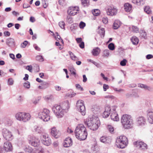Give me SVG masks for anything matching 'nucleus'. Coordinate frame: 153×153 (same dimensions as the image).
Here are the masks:
<instances>
[{
  "label": "nucleus",
  "mask_w": 153,
  "mask_h": 153,
  "mask_svg": "<svg viewBox=\"0 0 153 153\" xmlns=\"http://www.w3.org/2000/svg\"><path fill=\"white\" fill-rule=\"evenodd\" d=\"M85 125L93 131L97 130L100 126V121L98 117L93 116H89L84 121Z\"/></svg>",
  "instance_id": "nucleus-1"
},
{
  "label": "nucleus",
  "mask_w": 153,
  "mask_h": 153,
  "mask_svg": "<svg viewBox=\"0 0 153 153\" xmlns=\"http://www.w3.org/2000/svg\"><path fill=\"white\" fill-rule=\"evenodd\" d=\"M75 133L76 138L80 140H85L88 135L86 129L82 124L78 125L75 130Z\"/></svg>",
  "instance_id": "nucleus-2"
},
{
  "label": "nucleus",
  "mask_w": 153,
  "mask_h": 153,
  "mask_svg": "<svg viewBox=\"0 0 153 153\" xmlns=\"http://www.w3.org/2000/svg\"><path fill=\"white\" fill-rule=\"evenodd\" d=\"M121 121L122 125L125 128H131L133 126V120L129 115L126 114L123 115L121 117Z\"/></svg>",
  "instance_id": "nucleus-3"
},
{
  "label": "nucleus",
  "mask_w": 153,
  "mask_h": 153,
  "mask_svg": "<svg viewBox=\"0 0 153 153\" xmlns=\"http://www.w3.org/2000/svg\"><path fill=\"white\" fill-rule=\"evenodd\" d=\"M116 143L118 148H124L128 144L127 138L124 136L121 135L117 138Z\"/></svg>",
  "instance_id": "nucleus-4"
},
{
  "label": "nucleus",
  "mask_w": 153,
  "mask_h": 153,
  "mask_svg": "<svg viewBox=\"0 0 153 153\" xmlns=\"http://www.w3.org/2000/svg\"><path fill=\"white\" fill-rule=\"evenodd\" d=\"M52 109L56 116L59 118L62 117L66 113L60 105H54L52 107Z\"/></svg>",
  "instance_id": "nucleus-5"
},
{
  "label": "nucleus",
  "mask_w": 153,
  "mask_h": 153,
  "mask_svg": "<svg viewBox=\"0 0 153 153\" xmlns=\"http://www.w3.org/2000/svg\"><path fill=\"white\" fill-rule=\"evenodd\" d=\"M49 111L48 109H44L42 111L39 113L38 117L39 118L44 121H48L50 119V117L49 115Z\"/></svg>",
  "instance_id": "nucleus-6"
},
{
  "label": "nucleus",
  "mask_w": 153,
  "mask_h": 153,
  "mask_svg": "<svg viewBox=\"0 0 153 153\" xmlns=\"http://www.w3.org/2000/svg\"><path fill=\"white\" fill-rule=\"evenodd\" d=\"M15 117L16 120L24 122H27L29 120L28 114L24 112H19L15 114Z\"/></svg>",
  "instance_id": "nucleus-7"
},
{
  "label": "nucleus",
  "mask_w": 153,
  "mask_h": 153,
  "mask_svg": "<svg viewBox=\"0 0 153 153\" xmlns=\"http://www.w3.org/2000/svg\"><path fill=\"white\" fill-rule=\"evenodd\" d=\"M76 107L82 115H85V107L83 101L81 100H79L76 103Z\"/></svg>",
  "instance_id": "nucleus-8"
},
{
  "label": "nucleus",
  "mask_w": 153,
  "mask_h": 153,
  "mask_svg": "<svg viewBox=\"0 0 153 153\" xmlns=\"http://www.w3.org/2000/svg\"><path fill=\"white\" fill-rule=\"evenodd\" d=\"M33 132L37 134H44L45 130L42 126L40 125H35L32 128Z\"/></svg>",
  "instance_id": "nucleus-9"
},
{
  "label": "nucleus",
  "mask_w": 153,
  "mask_h": 153,
  "mask_svg": "<svg viewBox=\"0 0 153 153\" xmlns=\"http://www.w3.org/2000/svg\"><path fill=\"white\" fill-rule=\"evenodd\" d=\"M2 134L4 138L7 141H10L13 139L11 132L6 128L3 129Z\"/></svg>",
  "instance_id": "nucleus-10"
},
{
  "label": "nucleus",
  "mask_w": 153,
  "mask_h": 153,
  "mask_svg": "<svg viewBox=\"0 0 153 153\" xmlns=\"http://www.w3.org/2000/svg\"><path fill=\"white\" fill-rule=\"evenodd\" d=\"M134 146L140 150H145L148 148L147 145L142 141H137L134 143Z\"/></svg>",
  "instance_id": "nucleus-11"
},
{
  "label": "nucleus",
  "mask_w": 153,
  "mask_h": 153,
  "mask_svg": "<svg viewBox=\"0 0 153 153\" xmlns=\"http://www.w3.org/2000/svg\"><path fill=\"white\" fill-rule=\"evenodd\" d=\"M42 141L43 144L47 146L50 145L51 143V140L49 137L48 134L46 133L42 135Z\"/></svg>",
  "instance_id": "nucleus-12"
},
{
  "label": "nucleus",
  "mask_w": 153,
  "mask_h": 153,
  "mask_svg": "<svg viewBox=\"0 0 153 153\" xmlns=\"http://www.w3.org/2000/svg\"><path fill=\"white\" fill-rule=\"evenodd\" d=\"M79 11V8L78 7H70L69 9L68 10V12L70 15L74 16Z\"/></svg>",
  "instance_id": "nucleus-13"
},
{
  "label": "nucleus",
  "mask_w": 153,
  "mask_h": 153,
  "mask_svg": "<svg viewBox=\"0 0 153 153\" xmlns=\"http://www.w3.org/2000/svg\"><path fill=\"white\" fill-rule=\"evenodd\" d=\"M40 140L35 137H31L30 140H29V143L34 147L37 146L39 145Z\"/></svg>",
  "instance_id": "nucleus-14"
},
{
  "label": "nucleus",
  "mask_w": 153,
  "mask_h": 153,
  "mask_svg": "<svg viewBox=\"0 0 153 153\" xmlns=\"http://www.w3.org/2000/svg\"><path fill=\"white\" fill-rule=\"evenodd\" d=\"M115 107H113L112 108V110L111 111L112 113L111 114L110 116L112 120L114 121H119V118L118 117V115L115 111Z\"/></svg>",
  "instance_id": "nucleus-15"
},
{
  "label": "nucleus",
  "mask_w": 153,
  "mask_h": 153,
  "mask_svg": "<svg viewBox=\"0 0 153 153\" xmlns=\"http://www.w3.org/2000/svg\"><path fill=\"white\" fill-rule=\"evenodd\" d=\"M117 13V10L113 7L110 6L107 10V13L108 15L113 16L115 15Z\"/></svg>",
  "instance_id": "nucleus-16"
},
{
  "label": "nucleus",
  "mask_w": 153,
  "mask_h": 153,
  "mask_svg": "<svg viewBox=\"0 0 153 153\" xmlns=\"http://www.w3.org/2000/svg\"><path fill=\"white\" fill-rule=\"evenodd\" d=\"M51 135L56 138H58L60 135V133L55 127L51 128Z\"/></svg>",
  "instance_id": "nucleus-17"
},
{
  "label": "nucleus",
  "mask_w": 153,
  "mask_h": 153,
  "mask_svg": "<svg viewBox=\"0 0 153 153\" xmlns=\"http://www.w3.org/2000/svg\"><path fill=\"white\" fill-rule=\"evenodd\" d=\"M61 106L64 111L67 113L69 110L70 104L68 101H66L63 102Z\"/></svg>",
  "instance_id": "nucleus-18"
},
{
  "label": "nucleus",
  "mask_w": 153,
  "mask_h": 153,
  "mask_svg": "<svg viewBox=\"0 0 153 153\" xmlns=\"http://www.w3.org/2000/svg\"><path fill=\"white\" fill-rule=\"evenodd\" d=\"M30 153H43L44 149L41 146H39L33 149H30Z\"/></svg>",
  "instance_id": "nucleus-19"
},
{
  "label": "nucleus",
  "mask_w": 153,
  "mask_h": 153,
  "mask_svg": "<svg viewBox=\"0 0 153 153\" xmlns=\"http://www.w3.org/2000/svg\"><path fill=\"white\" fill-rule=\"evenodd\" d=\"M63 144L65 147H68L71 146L72 145V139L69 137H67L64 140Z\"/></svg>",
  "instance_id": "nucleus-20"
},
{
  "label": "nucleus",
  "mask_w": 153,
  "mask_h": 153,
  "mask_svg": "<svg viewBox=\"0 0 153 153\" xmlns=\"http://www.w3.org/2000/svg\"><path fill=\"white\" fill-rule=\"evenodd\" d=\"M4 148L6 151H11L12 149V146L11 143L8 142L4 143Z\"/></svg>",
  "instance_id": "nucleus-21"
},
{
  "label": "nucleus",
  "mask_w": 153,
  "mask_h": 153,
  "mask_svg": "<svg viewBox=\"0 0 153 153\" xmlns=\"http://www.w3.org/2000/svg\"><path fill=\"white\" fill-rule=\"evenodd\" d=\"M111 110V108L109 105L106 106L105 108V111L103 113V117L104 118L107 117L110 114Z\"/></svg>",
  "instance_id": "nucleus-22"
},
{
  "label": "nucleus",
  "mask_w": 153,
  "mask_h": 153,
  "mask_svg": "<svg viewBox=\"0 0 153 153\" xmlns=\"http://www.w3.org/2000/svg\"><path fill=\"white\" fill-rule=\"evenodd\" d=\"M147 117L148 122L151 124H153V111H149L147 115Z\"/></svg>",
  "instance_id": "nucleus-23"
},
{
  "label": "nucleus",
  "mask_w": 153,
  "mask_h": 153,
  "mask_svg": "<svg viewBox=\"0 0 153 153\" xmlns=\"http://www.w3.org/2000/svg\"><path fill=\"white\" fill-rule=\"evenodd\" d=\"M124 9L126 12H130L132 10V5L128 3H126L124 5Z\"/></svg>",
  "instance_id": "nucleus-24"
},
{
  "label": "nucleus",
  "mask_w": 153,
  "mask_h": 153,
  "mask_svg": "<svg viewBox=\"0 0 153 153\" xmlns=\"http://www.w3.org/2000/svg\"><path fill=\"white\" fill-rule=\"evenodd\" d=\"M146 123L145 119L143 117H140L137 120V123L139 125H144Z\"/></svg>",
  "instance_id": "nucleus-25"
},
{
  "label": "nucleus",
  "mask_w": 153,
  "mask_h": 153,
  "mask_svg": "<svg viewBox=\"0 0 153 153\" xmlns=\"http://www.w3.org/2000/svg\"><path fill=\"white\" fill-rule=\"evenodd\" d=\"M7 44L9 46H12L15 45L14 39L11 38H8L6 42Z\"/></svg>",
  "instance_id": "nucleus-26"
},
{
  "label": "nucleus",
  "mask_w": 153,
  "mask_h": 153,
  "mask_svg": "<svg viewBox=\"0 0 153 153\" xmlns=\"http://www.w3.org/2000/svg\"><path fill=\"white\" fill-rule=\"evenodd\" d=\"M59 4L63 7L67 6L68 4V0H59L58 1Z\"/></svg>",
  "instance_id": "nucleus-27"
},
{
  "label": "nucleus",
  "mask_w": 153,
  "mask_h": 153,
  "mask_svg": "<svg viewBox=\"0 0 153 153\" xmlns=\"http://www.w3.org/2000/svg\"><path fill=\"white\" fill-rule=\"evenodd\" d=\"M121 24V22L119 20H115L113 24V27L114 29H116L118 28Z\"/></svg>",
  "instance_id": "nucleus-28"
},
{
  "label": "nucleus",
  "mask_w": 153,
  "mask_h": 153,
  "mask_svg": "<svg viewBox=\"0 0 153 153\" xmlns=\"http://www.w3.org/2000/svg\"><path fill=\"white\" fill-rule=\"evenodd\" d=\"M131 40L132 43L134 45H137L139 42L138 38L136 36H133L131 39Z\"/></svg>",
  "instance_id": "nucleus-29"
},
{
  "label": "nucleus",
  "mask_w": 153,
  "mask_h": 153,
  "mask_svg": "<svg viewBox=\"0 0 153 153\" xmlns=\"http://www.w3.org/2000/svg\"><path fill=\"white\" fill-rule=\"evenodd\" d=\"M100 50L98 48H97L93 49L92 51L93 54L95 56L98 55L100 53Z\"/></svg>",
  "instance_id": "nucleus-30"
},
{
  "label": "nucleus",
  "mask_w": 153,
  "mask_h": 153,
  "mask_svg": "<svg viewBox=\"0 0 153 153\" xmlns=\"http://www.w3.org/2000/svg\"><path fill=\"white\" fill-rule=\"evenodd\" d=\"M98 33L102 38H103L105 36V30L104 29L102 28L99 30Z\"/></svg>",
  "instance_id": "nucleus-31"
},
{
  "label": "nucleus",
  "mask_w": 153,
  "mask_h": 153,
  "mask_svg": "<svg viewBox=\"0 0 153 153\" xmlns=\"http://www.w3.org/2000/svg\"><path fill=\"white\" fill-rule=\"evenodd\" d=\"M138 86L139 87H140L142 88H144L145 90H148L149 91L151 90V89L150 87L148 86L145 85L143 84H140L138 85Z\"/></svg>",
  "instance_id": "nucleus-32"
},
{
  "label": "nucleus",
  "mask_w": 153,
  "mask_h": 153,
  "mask_svg": "<svg viewBox=\"0 0 153 153\" xmlns=\"http://www.w3.org/2000/svg\"><path fill=\"white\" fill-rule=\"evenodd\" d=\"M69 54L71 58L74 60L77 61L79 59L78 57H76L72 52L69 51Z\"/></svg>",
  "instance_id": "nucleus-33"
},
{
  "label": "nucleus",
  "mask_w": 153,
  "mask_h": 153,
  "mask_svg": "<svg viewBox=\"0 0 153 153\" xmlns=\"http://www.w3.org/2000/svg\"><path fill=\"white\" fill-rule=\"evenodd\" d=\"M88 0H81V3L84 7L87 6L88 5Z\"/></svg>",
  "instance_id": "nucleus-34"
},
{
  "label": "nucleus",
  "mask_w": 153,
  "mask_h": 153,
  "mask_svg": "<svg viewBox=\"0 0 153 153\" xmlns=\"http://www.w3.org/2000/svg\"><path fill=\"white\" fill-rule=\"evenodd\" d=\"M100 140L101 142L104 143H105L107 142V141L108 140L107 139L106 137L103 136L100 138Z\"/></svg>",
  "instance_id": "nucleus-35"
},
{
  "label": "nucleus",
  "mask_w": 153,
  "mask_h": 153,
  "mask_svg": "<svg viewBox=\"0 0 153 153\" xmlns=\"http://www.w3.org/2000/svg\"><path fill=\"white\" fill-rule=\"evenodd\" d=\"M12 121L11 119L9 118H7L6 119L5 123L7 126H11L12 124Z\"/></svg>",
  "instance_id": "nucleus-36"
},
{
  "label": "nucleus",
  "mask_w": 153,
  "mask_h": 153,
  "mask_svg": "<svg viewBox=\"0 0 153 153\" xmlns=\"http://www.w3.org/2000/svg\"><path fill=\"white\" fill-rule=\"evenodd\" d=\"M93 15L95 16H98L100 13V11L98 9H95L92 11Z\"/></svg>",
  "instance_id": "nucleus-37"
},
{
  "label": "nucleus",
  "mask_w": 153,
  "mask_h": 153,
  "mask_svg": "<svg viewBox=\"0 0 153 153\" xmlns=\"http://www.w3.org/2000/svg\"><path fill=\"white\" fill-rule=\"evenodd\" d=\"M144 11L148 14L151 13V11L149 6H146L144 9Z\"/></svg>",
  "instance_id": "nucleus-38"
},
{
  "label": "nucleus",
  "mask_w": 153,
  "mask_h": 153,
  "mask_svg": "<svg viewBox=\"0 0 153 153\" xmlns=\"http://www.w3.org/2000/svg\"><path fill=\"white\" fill-rule=\"evenodd\" d=\"M59 27L62 29H65V23L63 21H61L59 23Z\"/></svg>",
  "instance_id": "nucleus-39"
},
{
  "label": "nucleus",
  "mask_w": 153,
  "mask_h": 153,
  "mask_svg": "<svg viewBox=\"0 0 153 153\" xmlns=\"http://www.w3.org/2000/svg\"><path fill=\"white\" fill-rule=\"evenodd\" d=\"M108 48L111 50L113 51L114 49V45L113 43H111L108 46Z\"/></svg>",
  "instance_id": "nucleus-40"
},
{
  "label": "nucleus",
  "mask_w": 153,
  "mask_h": 153,
  "mask_svg": "<svg viewBox=\"0 0 153 153\" xmlns=\"http://www.w3.org/2000/svg\"><path fill=\"white\" fill-rule=\"evenodd\" d=\"M107 128L111 133H112L114 131V127L111 125H108Z\"/></svg>",
  "instance_id": "nucleus-41"
},
{
  "label": "nucleus",
  "mask_w": 153,
  "mask_h": 153,
  "mask_svg": "<svg viewBox=\"0 0 153 153\" xmlns=\"http://www.w3.org/2000/svg\"><path fill=\"white\" fill-rule=\"evenodd\" d=\"M33 71L35 72H37L39 71V68L37 65H36L33 68Z\"/></svg>",
  "instance_id": "nucleus-42"
},
{
  "label": "nucleus",
  "mask_w": 153,
  "mask_h": 153,
  "mask_svg": "<svg viewBox=\"0 0 153 153\" xmlns=\"http://www.w3.org/2000/svg\"><path fill=\"white\" fill-rule=\"evenodd\" d=\"M109 51L108 50H105L103 52V56H104L108 57L109 55Z\"/></svg>",
  "instance_id": "nucleus-43"
},
{
  "label": "nucleus",
  "mask_w": 153,
  "mask_h": 153,
  "mask_svg": "<svg viewBox=\"0 0 153 153\" xmlns=\"http://www.w3.org/2000/svg\"><path fill=\"white\" fill-rule=\"evenodd\" d=\"M132 31L134 33H137L139 32V29L136 26H133L132 27Z\"/></svg>",
  "instance_id": "nucleus-44"
},
{
  "label": "nucleus",
  "mask_w": 153,
  "mask_h": 153,
  "mask_svg": "<svg viewBox=\"0 0 153 153\" xmlns=\"http://www.w3.org/2000/svg\"><path fill=\"white\" fill-rule=\"evenodd\" d=\"M85 26L86 24L85 23L82 21L80 22L79 24V27L81 29H83Z\"/></svg>",
  "instance_id": "nucleus-45"
},
{
  "label": "nucleus",
  "mask_w": 153,
  "mask_h": 153,
  "mask_svg": "<svg viewBox=\"0 0 153 153\" xmlns=\"http://www.w3.org/2000/svg\"><path fill=\"white\" fill-rule=\"evenodd\" d=\"M146 33L144 31H142L141 32H140V36L144 38H146Z\"/></svg>",
  "instance_id": "nucleus-46"
},
{
  "label": "nucleus",
  "mask_w": 153,
  "mask_h": 153,
  "mask_svg": "<svg viewBox=\"0 0 153 153\" xmlns=\"http://www.w3.org/2000/svg\"><path fill=\"white\" fill-rule=\"evenodd\" d=\"M7 82L8 85H12L13 84L14 81L12 78H10L8 79Z\"/></svg>",
  "instance_id": "nucleus-47"
},
{
  "label": "nucleus",
  "mask_w": 153,
  "mask_h": 153,
  "mask_svg": "<svg viewBox=\"0 0 153 153\" xmlns=\"http://www.w3.org/2000/svg\"><path fill=\"white\" fill-rule=\"evenodd\" d=\"M36 59L40 62H42L43 61V58L41 56H37L36 57Z\"/></svg>",
  "instance_id": "nucleus-48"
},
{
  "label": "nucleus",
  "mask_w": 153,
  "mask_h": 153,
  "mask_svg": "<svg viewBox=\"0 0 153 153\" xmlns=\"http://www.w3.org/2000/svg\"><path fill=\"white\" fill-rule=\"evenodd\" d=\"M127 62V60L126 59H123L120 62V65L122 66H125Z\"/></svg>",
  "instance_id": "nucleus-49"
},
{
  "label": "nucleus",
  "mask_w": 153,
  "mask_h": 153,
  "mask_svg": "<svg viewBox=\"0 0 153 153\" xmlns=\"http://www.w3.org/2000/svg\"><path fill=\"white\" fill-rule=\"evenodd\" d=\"M137 5H143L145 3L144 0H137Z\"/></svg>",
  "instance_id": "nucleus-50"
},
{
  "label": "nucleus",
  "mask_w": 153,
  "mask_h": 153,
  "mask_svg": "<svg viewBox=\"0 0 153 153\" xmlns=\"http://www.w3.org/2000/svg\"><path fill=\"white\" fill-rule=\"evenodd\" d=\"M69 71L72 74L76 76V70L74 68H71L69 70Z\"/></svg>",
  "instance_id": "nucleus-51"
},
{
  "label": "nucleus",
  "mask_w": 153,
  "mask_h": 153,
  "mask_svg": "<svg viewBox=\"0 0 153 153\" xmlns=\"http://www.w3.org/2000/svg\"><path fill=\"white\" fill-rule=\"evenodd\" d=\"M28 42L26 41H25L21 45V47L22 48H25L28 44Z\"/></svg>",
  "instance_id": "nucleus-52"
},
{
  "label": "nucleus",
  "mask_w": 153,
  "mask_h": 153,
  "mask_svg": "<svg viewBox=\"0 0 153 153\" xmlns=\"http://www.w3.org/2000/svg\"><path fill=\"white\" fill-rule=\"evenodd\" d=\"M109 88V86L106 84H104L103 86V90L104 91H106V90Z\"/></svg>",
  "instance_id": "nucleus-53"
},
{
  "label": "nucleus",
  "mask_w": 153,
  "mask_h": 153,
  "mask_svg": "<svg viewBox=\"0 0 153 153\" xmlns=\"http://www.w3.org/2000/svg\"><path fill=\"white\" fill-rule=\"evenodd\" d=\"M23 86L25 88H26L27 89H28L29 82L28 81H27V82H25L23 84Z\"/></svg>",
  "instance_id": "nucleus-54"
},
{
  "label": "nucleus",
  "mask_w": 153,
  "mask_h": 153,
  "mask_svg": "<svg viewBox=\"0 0 153 153\" xmlns=\"http://www.w3.org/2000/svg\"><path fill=\"white\" fill-rule=\"evenodd\" d=\"M91 62L94 64L98 68L100 67V65L99 63H97L94 61H91Z\"/></svg>",
  "instance_id": "nucleus-55"
},
{
  "label": "nucleus",
  "mask_w": 153,
  "mask_h": 153,
  "mask_svg": "<svg viewBox=\"0 0 153 153\" xmlns=\"http://www.w3.org/2000/svg\"><path fill=\"white\" fill-rule=\"evenodd\" d=\"M102 21L104 24H107L108 22V19L106 17L102 18Z\"/></svg>",
  "instance_id": "nucleus-56"
},
{
  "label": "nucleus",
  "mask_w": 153,
  "mask_h": 153,
  "mask_svg": "<svg viewBox=\"0 0 153 153\" xmlns=\"http://www.w3.org/2000/svg\"><path fill=\"white\" fill-rule=\"evenodd\" d=\"M76 40L78 43H80L81 42H82V39L81 38H77L76 39Z\"/></svg>",
  "instance_id": "nucleus-57"
},
{
  "label": "nucleus",
  "mask_w": 153,
  "mask_h": 153,
  "mask_svg": "<svg viewBox=\"0 0 153 153\" xmlns=\"http://www.w3.org/2000/svg\"><path fill=\"white\" fill-rule=\"evenodd\" d=\"M4 34L5 36H9L10 35V33L8 31H5L4 32Z\"/></svg>",
  "instance_id": "nucleus-58"
},
{
  "label": "nucleus",
  "mask_w": 153,
  "mask_h": 153,
  "mask_svg": "<svg viewBox=\"0 0 153 153\" xmlns=\"http://www.w3.org/2000/svg\"><path fill=\"white\" fill-rule=\"evenodd\" d=\"M79 46L81 48H84V43L83 42H81L79 44Z\"/></svg>",
  "instance_id": "nucleus-59"
},
{
  "label": "nucleus",
  "mask_w": 153,
  "mask_h": 153,
  "mask_svg": "<svg viewBox=\"0 0 153 153\" xmlns=\"http://www.w3.org/2000/svg\"><path fill=\"white\" fill-rule=\"evenodd\" d=\"M54 88L55 90L57 91H59L61 89V87L58 85L55 86Z\"/></svg>",
  "instance_id": "nucleus-60"
},
{
  "label": "nucleus",
  "mask_w": 153,
  "mask_h": 153,
  "mask_svg": "<svg viewBox=\"0 0 153 153\" xmlns=\"http://www.w3.org/2000/svg\"><path fill=\"white\" fill-rule=\"evenodd\" d=\"M153 58V56L151 54H148L146 56L147 59H149Z\"/></svg>",
  "instance_id": "nucleus-61"
},
{
  "label": "nucleus",
  "mask_w": 153,
  "mask_h": 153,
  "mask_svg": "<svg viewBox=\"0 0 153 153\" xmlns=\"http://www.w3.org/2000/svg\"><path fill=\"white\" fill-rule=\"evenodd\" d=\"M105 98H106L113 99L114 98V97L112 95H108L105 96Z\"/></svg>",
  "instance_id": "nucleus-62"
},
{
  "label": "nucleus",
  "mask_w": 153,
  "mask_h": 153,
  "mask_svg": "<svg viewBox=\"0 0 153 153\" xmlns=\"http://www.w3.org/2000/svg\"><path fill=\"white\" fill-rule=\"evenodd\" d=\"M42 85H43L45 87H46L47 88L49 84L47 82H43Z\"/></svg>",
  "instance_id": "nucleus-63"
},
{
  "label": "nucleus",
  "mask_w": 153,
  "mask_h": 153,
  "mask_svg": "<svg viewBox=\"0 0 153 153\" xmlns=\"http://www.w3.org/2000/svg\"><path fill=\"white\" fill-rule=\"evenodd\" d=\"M35 19L33 17H31L30 19V21L32 22H34L35 21Z\"/></svg>",
  "instance_id": "nucleus-64"
}]
</instances>
